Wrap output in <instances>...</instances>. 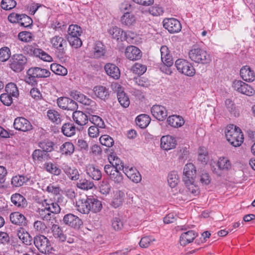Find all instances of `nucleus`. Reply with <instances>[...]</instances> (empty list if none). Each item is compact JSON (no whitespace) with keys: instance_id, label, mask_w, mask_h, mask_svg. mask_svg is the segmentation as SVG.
I'll use <instances>...</instances> for the list:
<instances>
[{"instance_id":"44","label":"nucleus","mask_w":255,"mask_h":255,"mask_svg":"<svg viewBox=\"0 0 255 255\" xmlns=\"http://www.w3.org/2000/svg\"><path fill=\"white\" fill-rule=\"evenodd\" d=\"M54 237L60 242L66 241L67 237L63 234L62 230L58 225L53 224L51 228Z\"/></svg>"},{"instance_id":"57","label":"nucleus","mask_w":255,"mask_h":255,"mask_svg":"<svg viewBox=\"0 0 255 255\" xmlns=\"http://www.w3.org/2000/svg\"><path fill=\"white\" fill-rule=\"evenodd\" d=\"M132 71L137 75H142L146 71V66L139 63H136L132 67Z\"/></svg>"},{"instance_id":"19","label":"nucleus","mask_w":255,"mask_h":255,"mask_svg":"<svg viewBox=\"0 0 255 255\" xmlns=\"http://www.w3.org/2000/svg\"><path fill=\"white\" fill-rule=\"evenodd\" d=\"M27 75H30L38 78H47L50 76V72L48 69L39 67L30 68L27 71Z\"/></svg>"},{"instance_id":"22","label":"nucleus","mask_w":255,"mask_h":255,"mask_svg":"<svg viewBox=\"0 0 255 255\" xmlns=\"http://www.w3.org/2000/svg\"><path fill=\"white\" fill-rule=\"evenodd\" d=\"M197 236V233L193 230H190L183 233L180 237V244L181 246H185L187 244L192 242Z\"/></svg>"},{"instance_id":"10","label":"nucleus","mask_w":255,"mask_h":255,"mask_svg":"<svg viewBox=\"0 0 255 255\" xmlns=\"http://www.w3.org/2000/svg\"><path fill=\"white\" fill-rule=\"evenodd\" d=\"M163 26L170 33H175L181 31L182 26L180 22L175 18H165L163 19Z\"/></svg>"},{"instance_id":"33","label":"nucleus","mask_w":255,"mask_h":255,"mask_svg":"<svg viewBox=\"0 0 255 255\" xmlns=\"http://www.w3.org/2000/svg\"><path fill=\"white\" fill-rule=\"evenodd\" d=\"M125 197V193L121 190H117L114 192V196L111 205L115 208H117L122 205Z\"/></svg>"},{"instance_id":"52","label":"nucleus","mask_w":255,"mask_h":255,"mask_svg":"<svg viewBox=\"0 0 255 255\" xmlns=\"http://www.w3.org/2000/svg\"><path fill=\"white\" fill-rule=\"evenodd\" d=\"M44 168L48 172L54 175H59L61 173V169L55 164L51 162H46L44 164Z\"/></svg>"},{"instance_id":"24","label":"nucleus","mask_w":255,"mask_h":255,"mask_svg":"<svg viewBox=\"0 0 255 255\" xmlns=\"http://www.w3.org/2000/svg\"><path fill=\"white\" fill-rule=\"evenodd\" d=\"M61 168L64 173L71 180H77L79 178L80 174L76 168L71 167L66 163L62 164Z\"/></svg>"},{"instance_id":"48","label":"nucleus","mask_w":255,"mask_h":255,"mask_svg":"<svg viewBox=\"0 0 255 255\" xmlns=\"http://www.w3.org/2000/svg\"><path fill=\"white\" fill-rule=\"evenodd\" d=\"M50 69L53 73L61 76H65L68 73V71L65 67L55 63L51 64Z\"/></svg>"},{"instance_id":"12","label":"nucleus","mask_w":255,"mask_h":255,"mask_svg":"<svg viewBox=\"0 0 255 255\" xmlns=\"http://www.w3.org/2000/svg\"><path fill=\"white\" fill-rule=\"evenodd\" d=\"M108 32L113 39H115L117 40H120L122 41L128 40V36H130V34L134 35L133 33L130 31L124 32L121 28L117 26L110 28L108 30Z\"/></svg>"},{"instance_id":"20","label":"nucleus","mask_w":255,"mask_h":255,"mask_svg":"<svg viewBox=\"0 0 255 255\" xmlns=\"http://www.w3.org/2000/svg\"><path fill=\"white\" fill-rule=\"evenodd\" d=\"M125 56L130 60H137L141 57L142 54L139 48L131 45L126 48Z\"/></svg>"},{"instance_id":"51","label":"nucleus","mask_w":255,"mask_h":255,"mask_svg":"<svg viewBox=\"0 0 255 255\" xmlns=\"http://www.w3.org/2000/svg\"><path fill=\"white\" fill-rule=\"evenodd\" d=\"M194 182L184 183L187 189L188 194L192 197L196 196L200 193L199 188L194 184Z\"/></svg>"},{"instance_id":"37","label":"nucleus","mask_w":255,"mask_h":255,"mask_svg":"<svg viewBox=\"0 0 255 255\" xmlns=\"http://www.w3.org/2000/svg\"><path fill=\"white\" fill-rule=\"evenodd\" d=\"M108 160L111 166L114 167L115 169L123 170L125 166L122 161L115 154H111Z\"/></svg>"},{"instance_id":"49","label":"nucleus","mask_w":255,"mask_h":255,"mask_svg":"<svg viewBox=\"0 0 255 255\" xmlns=\"http://www.w3.org/2000/svg\"><path fill=\"white\" fill-rule=\"evenodd\" d=\"M74 146L72 142H66L60 147V151L62 154L71 155L74 151Z\"/></svg>"},{"instance_id":"36","label":"nucleus","mask_w":255,"mask_h":255,"mask_svg":"<svg viewBox=\"0 0 255 255\" xmlns=\"http://www.w3.org/2000/svg\"><path fill=\"white\" fill-rule=\"evenodd\" d=\"M11 202L17 207H24L27 205L25 198L19 193H15L11 196Z\"/></svg>"},{"instance_id":"14","label":"nucleus","mask_w":255,"mask_h":255,"mask_svg":"<svg viewBox=\"0 0 255 255\" xmlns=\"http://www.w3.org/2000/svg\"><path fill=\"white\" fill-rule=\"evenodd\" d=\"M122 171L128 178L134 183H139L141 180V176L140 173L132 166L125 165Z\"/></svg>"},{"instance_id":"11","label":"nucleus","mask_w":255,"mask_h":255,"mask_svg":"<svg viewBox=\"0 0 255 255\" xmlns=\"http://www.w3.org/2000/svg\"><path fill=\"white\" fill-rule=\"evenodd\" d=\"M34 244L39 252L43 254H46L50 251V242L44 236H36L34 238Z\"/></svg>"},{"instance_id":"46","label":"nucleus","mask_w":255,"mask_h":255,"mask_svg":"<svg viewBox=\"0 0 255 255\" xmlns=\"http://www.w3.org/2000/svg\"><path fill=\"white\" fill-rule=\"evenodd\" d=\"M93 57L99 58L105 55L106 51L102 43L100 41L97 42L93 49Z\"/></svg>"},{"instance_id":"26","label":"nucleus","mask_w":255,"mask_h":255,"mask_svg":"<svg viewBox=\"0 0 255 255\" xmlns=\"http://www.w3.org/2000/svg\"><path fill=\"white\" fill-rule=\"evenodd\" d=\"M161 59L164 65L167 66H171L173 65V59L170 54L168 48L165 45L162 46L160 48Z\"/></svg>"},{"instance_id":"31","label":"nucleus","mask_w":255,"mask_h":255,"mask_svg":"<svg viewBox=\"0 0 255 255\" xmlns=\"http://www.w3.org/2000/svg\"><path fill=\"white\" fill-rule=\"evenodd\" d=\"M167 123L171 127L178 128L182 127L184 124L185 121L180 116L172 115L167 118Z\"/></svg>"},{"instance_id":"45","label":"nucleus","mask_w":255,"mask_h":255,"mask_svg":"<svg viewBox=\"0 0 255 255\" xmlns=\"http://www.w3.org/2000/svg\"><path fill=\"white\" fill-rule=\"evenodd\" d=\"M150 118L145 114H141L136 118V123L141 128H145L150 122Z\"/></svg>"},{"instance_id":"63","label":"nucleus","mask_w":255,"mask_h":255,"mask_svg":"<svg viewBox=\"0 0 255 255\" xmlns=\"http://www.w3.org/2000/svg\"><path fill=\"white\" fill-rule=\"evenodd\" d=\"M16 2L14 0H2L1 2V8L5 10H10L14 8Z\"/></svg>"},{"instance_id":"47","label":"nucleus","mask_w":255,"mask_h":255,"mask_svg":"<svg viewBox=\"0 0 255 255\" xmlns=\"http://www.w3.org/2000/svg\"><path fill=\"white\" fill-rule=\"evenodd\" d=\"M198 160L203 164H206L209 160V156L207 149L200 147L198 149Z\"/></svg>"},{"instance_id":"54","label":"nucleus","mask_w":255,"mask_h":255,"mask_svg":"<svg viewBox=\"0 0 255 255\" xmlns=\"http://www.w3.org/2000/svg\"><path fill=\"white\" fill-rule=\"evenodd\" d=\"M94 186V184L93 182L90 181L86 179H80L77 183L78 188L85 190L92 189Z\"/></svg>"},{"instance_id":"58","label":"nucleus","mask_w":255,"mask_h":255,"mask_svg":"<svg viewBox=\"0 0 255 255\" xmlns=\"http://www.w3.org/2000/svg\"><path fill=\"white\" fill-rule=\"evenodd\" d=\"M100 143L108 147H112L114 143V139L108 135H102L100 138Z\"/></svg>"},{"instance_id":"5","label":"nucleus","mask_w":255,"mask_h":255,"mask_svg":"<svg viewBox=\"0 0 255 255\" xmlns=\"http://www.w3.org/2000/svg\"><path fill=\"white\" fill-rule=\"evenodd\" d=\"M43 204L45 206V208L44 210L43 209L41 210L40 214L41 218L43 219H48L50 216L49 212L57 214L60 211V207L57 203L53 202L50 200H44Z\"/></svg>"},{"instance_id":"4","label":"nucleus","mask_w":255,"mask_h":255,"mask_svg":"<svg viewBox=\"0 0 255 255\" xmlns=\"http://www.w3.org/2000/svg\"><path fill=\"white\" fill-rule=\"evenodd\" d=\"M177 70L181 74L187 76L193 77L196 73V70L192 64L184 59H178L175 62Z\"/></svg>"},{"instance_id":"64","label":"nucleus","mask_w":255,"mask_h":255,"mask_svg":"<svg viewBox=\"0 0 255 255\" xmlns=\"http://www.w3.org/2000/svg\"><path fill=\"white\" fill-rule=\"evenodd\" d=\"M148 11L150 14L153 16H159L162 15L164 12L163 7L159 5H155L149 8Z\"/></svg>"},{"instance_id":"55","label":"nucleus","mask_w":255,"mask_h":255,"mask_svg":"<svg viewBox=\"0 0 255 255\" xmlns=\"http://www.w3.org/2000/svg\"><path fill=\"white\" fill-rule=\"evenodd\" d=\"M5 91L13 97H17L19 95L18 88L14 83L7 84L5 86Z\"/></svg>"},{"instance_id":"27","label":"nucleus","mask_w":255,"mask_h":255,"mask_svg":"<svg viewBox=\"0 0 255 255\" xmlns=\"http://www.w3.org/2000/svg\"><path fill=\"white\" fill-rule=\"evenodd\" d=\"M86 173L95 180H99L102 178V173L100 170L93 164H89L86 166Z\"/></svg>"},{"instance_id":"16","label":"nucleus","mask_w":255,"mask_h":255,"mask_svg":"<svg viewBox=\"0 0 255 255\" xmlns=\"http://www.w3.org/2000/svg\"><path fill=\"white\" fill-rule=\"evenodd\" d=\"M177 145V140L175 137L166 135L162 136L160 138V147L164 150L174 149Z\"/></svg>"},{"instance_id":"53","label":"nucleus","mask_w":255,"mask_h":255,"mask_svg":"<svg viewBox=\"0 0 255 255\" xmlns=\"http://www.w3.org/2000/svg\"><path fill=\"white\" fill-rule=\"evenodd\" d=\"M28 181V178L22 175H16L11 180V184L15 187H20Z\"/></svg>"},{"instance_id":"29","label":"nucleus","mask_w":255,"mask_h":255,"mask_svg":"<svg viewBox=\"0 0 255 255\" xmlns=\"http://www.w3.org/2000/svg\"><path fill=\"white\" fill-rule=\"evenodd\" d=\"M89 197L86 199H79L76 202L77 210L82 214H88L90 212V204Z\"/></svg>"},{"instance_id":"21","label":"nucleus","mask_w":255,"mask_h":255,"mask_svg":"<svg viewBox=\"0 0 255 255\" xmlns=\"http://www.w3.org/2000/svg\"><path fill=\"white\" fill-rule=\"evenodd\" d=\"M64 223L74 228H78L82 224L81 220L72 214H68L63 218Z\"/></svg>"},{"instance_id":"60","label":"nucleus","mask_w":255,"mask_h":255,"mask_svg":"<svg viewBox=\"0 0 255 255\" xmlns=\"http://www.w3.org/2000/svg\"><path fill=\"white\" fill-rule=\"evenodd\" d=\"M10 50L7 47H3L0 49V61L5 62L10 57Z\"/></svg>"},{"instance_id":"62","label":"nucleus","mask_w":255,"mask_h":255,"mask_svg":"<svg viewBox=\"0 0 255 255\" xmlns=\"http://www.w3.org/2000/svg\"><path fill=\"white\" fill-rule=\"evenodd\" d=\"M100 192L104 195H107L111 190V186L107 181L103 180L99 185Z\"/></svg>"},{"instance_id":"8","label":"nucleus","mask_w":255,"mask_h":255,"mask_svg":"<svg viewBox=\"0 0 255 255\" xmlns=\"http://www.w3.org/2000/svg\"><path fill=\"white\" fill-rule=\"evenodd\" d=\"M104 170L109 179L116 184H121L123 182V175L119 171L120 169H115L111 165H106Z\"/></svg>"},{"instance_id":"50","label":"nucleus","mask_w":255,"mask_h":255,"mask_svg":"<svg viewBox=\"0 0 255 255\" xmlns=\"http://www.w3.org/2000/svg\"><path fill=\"white\" fill-rule=\"evenodd\" d=\"M81 27L77 24H71L68 29V36H80L82 33Z\"/></svg>"},{"instance_id":"42","label":"nucleus","mask_w":255,"mask_h":255,"mask_svg":"<svg viewBox=\"0 0 255 255\" xmlns=\"http://www.w3.org/2000/svg\"><path fill=\"white\" fill-rule=\"evenodd\" d=\"M89 201L90 204V211L93 213L99 212L102 209V202L93 197H89Z\"/></svg>"},{"instance_id":"39","label":"nucleus","mask_w":255,"mask_h":255,"mask_svg":"<svg viewBox=\"0 0 255 255\" xmlns=\"http://www.w3.org/2000/svg\"><path fill=\"white\" fill-rule=\"evenodd\" d=\"M218 167V169L222 170H228L231 168L232 164L227 157H220L217 163L214 162Z\"/></svg>"},{"instance_id":"1","label":"nucleus","mask_w":255,"mask_h":255,"mask_svg":"<svg viewBox=\"0 0 255 255\" xmlns=\"http://www.w3.org/2000/svg\"><path fill=\"white\" fill-rule=\"evenodd\" d=\"M225 133L227 140L235 147L241 146L244 141V134L241 129L235 125L227 126Z\"/></svg>"},{"instance_id":"34","label":"nucleus","mask_w":255,"mask_h":255,"mask_svg":"<svg viewBox=\"0 0 255 255\" xmlns=\"http://www.w3.org/2000/svg\"><path fill=\"white\" fill-rule=\"evenodd\" d=\"M32 157L35 162H42L49 158V154L40 149H35L32 153Z\"/></svg>"},{"instance_id":"56","label":"nucleus","mask_w":255,"mask_h":255,"mask_svg":"<svg viewBox=\"0 0 255 255\" xmlns=\"http://www.w3.org/2000/svg\"><path fill=\"white\" fill-rule=\"evenodd\" d=\"M156 240L152 236H146L142 238L139 243L140 247L146 248Z\"/></svg>"},{"instance_id":"40","label":"nucleus","mask_w":255,"mask_h":255,"mask_svg":"<svg viewBox=\"0 0 255 255\" xmlns=\"http://www.w3.org/2000/svg\"><path fill=\"white\" fill-rule=\"evenodd\" d=\"M17 235L18 238L25 245L31 244L32 238L23 228H20L17 230Z\"/></svg>"},{"instance_id":"7","label":"nucleus","mask_w":255,"mask_h":255,"mask_svg":"<svg viewBox=\"0 0 255 255\" xmlns=\"http://www.w3.org/2000/svg\"><path fill=\"white\" fill-rule=\"evenodd\" d=\"M112 90L117 92L119 102L124 108L129 106L130 102L128 96L124 92L123 88L118 83H113L111 85Z\"/></svg>"},{"instance_id":"15","label":"nucleus","mask_w":255,"mask_h":255,"mask_svg":"<svg viewBox=\"0 0 255 255\" xmlns=\"http://www.w3.org/2000/svg\"><path fill=\"white\" fill-rule=\"evenodd\" d=\"M13 127L16 130L24 132L29 131L32 128L30 122L23 117L15 118L13 123Z\"/></svg>"},{"instance_id":"2","label":"nucleus","mask_w":255,"mask_h":255,"mask_svg":"<svg viewBox=\"0 0 255 255\" xmlns=\"http://www.w3.org/2000/svg\"><path fill=\"white\" fill-rule=\"evenodd\" d=\"M188 56L190 59L197 64L206 65L212 61V56L205 49L193 47L189 50Z\"/></svg>"},{"instance_id":"18","label":"nucleus","mask_w":255,"mask_h":255,"mask_svg":"<svg viewBox=\"0 0 255 255\" xmlns=\"http://www.w3.org/2000/svg\"><path fill=\"white\" fill-rule=\"evenodd\" d=\"M151 113L152 116L158 121H164L167 116V111L166 108L161 105H155L151 108Z\"/></svg>"},{"instance_id":"32","label":"nucleus","mask_w":255,"mask_h":255,"mask_svg":"<svg viewBox=\"0 0 255 255\" xmlns=\"http://www.w3.org/2000/svg\"><path fill=\"white\" fill-rule=\"evenodd\" d=\"M95 95L99 99L105 101L110 96L109 89L103 86H97L94 88Z\"/></svg>"},{"instance_id":"61","label":"nucleus","mask_w":255,"mask_h":255,"mask_svg":"<svg viewBox=\"0 0 255 255\" xmlns=\"http://www.w3.org/2000/svg\"><path fill=\"white\" fill-rule=\"evenodd\" d=\"M67 40L69 41L70 45L75 48L80 47L82 45V42L79 36L73 37L68 36Z\"/></svg>"},{"instance_id":"17","label":"nucleus","mask_w":255,"mask_h":255,"mask_svg":"<svg viewBox=\"0 0 255 255\" xmlns=\"http://www.w3.org/2000/svg\"><path fill=\"white\" fill-rule=\"evenodd\" d=\"M57 104L58 107L63 110L73 111L77 108V103L67 97H62L58 98Z\"/></svg>"},{"instance_id":"35","label":"nucleus","mask_w":255,"mask_h":255,"mask_svg":"<svg viewBox=\"0 0 255 255\" xmlns=\"http://www.w3.org/2000/svg\"><path fill=\"white\" fill-rule=\"evenodd\" d=\"M136 18L134 14L128 11L125 12L121 18V22L122 24L130 27L135 23Z\"/></svg>"},{"instance_id":"43","label":"nucleus","mask_w":255,"mask_h":255,"mask_svg":"<svg viewBox=\"0 0 255 255\" xmlns=\"http://www.w3.org/2000/svg\"><path fill=\"white\" fill-rule=\"evenodd\" d=\"M167 182L169 186L172 188H175L179 182V176L177 171H172L168 175Z\"/></svg>"},{"instance_id":"6","label":"nucleus","mask_w":255,"mask_h":255,"mask_svg":"<svg viewBox=\"0 0 255 255\" xmlns=\"http://www.w3.org/2000/svg\"><path fill=\"white\" fill-rule=\"evenodd\" d=\"M26 57L22 54H14L10 60V68L15 72H20L24 69L27 63Z\"/></svg>"},{"instance_id":"13","label":"nucleus","mask_w":255,"mask_h":255,"mask_svg":"<svg viewBox=\"0 0 255 255\" xmlns=\"http://www.w3.org/2000/svg\"><path fill=\"white\" fill-rule=\"evenodd\" d=\"M196 175V170L193 163H187L183 172V181L184 183H190L195 181Z\"/></svg>"},{"instance_id":"23","label":"nucleus","mask_w":255,"mask_h":255,"mask_svg":"<svg viewBox=\"0 0 255 255\" xmlns=\"http://www.w3.org/2000/svg\"><path fill=\"white\" fill-rule=\"evenodd\" d=\"M104 69L106 74L110 77L116 80L120 78L121 72L115 64L107 63L104 66Z\"/></svg>"},{"instance_id":"59","label":"nucleus","mask_w":255,"mask_h":255,"mask_svg":"<svg viewBox=\"0 0 255 255\" xmlns=\"http://www.w3.org/2000/svg\"><path fill=\"white\" fill-rule=\"evenodd\" d=\"M18 39L23 42H30L33 39V34L28 31H21L18 35Z\"/></svg>"},{"instance_id":"38","label":"nucleus","mask_w":255,"mask_h":255,"mask_svg":"<svg viewBox=\"0 0 255 255\" xmlns=\"http://www.w3.org/2000/svg\"><path fill=\"white\" fill-rule=\"evenodd\" d=\"M61 131L66 136L71 137L76 133V127L71 123H67L63 125Z\"/></svg>"},{"instance_id":"3","label":"nucleus","mask_w":255,"mask_h":255,"mask_svg":"<svg viewBox=\"0 0 255 255\" xmlns=\"http://www.w3.org/2000/svg\"><path fill=\"white\" fill-rule=\"evenodd\" d=\"M50 42L57 57L63 58L65 54V49L67 47V41L64 38L62 35H55L50 38Z\"/></svg>"},{"instance_id":"30","label":"nucleus","mask_w":255,"mask_h":255,"mask_svg":"<svg viewBox=\"0 0 255 255\" xmlns=\"http://www.w3.org/2000/svg\"><path fill=\"white\" fill-rule=\"evenodd\" d=\"M11 222L15 225L24 226L26 224V220L25 216L18 212L11 213L9 216Z\"/></svg>"},{"instance_id":"28","label":"nucleus","mask_w":255,"mask_h":255,"mask_svg":"<svg viewBox=\"0 0 255 255\" xmlns=\"http://www.w3.org/2000/svg\"><path fill=\"white\" fill-rule=\"evenodd\" d=\"M72 117L75 123L81 126L86 125L88 122V119L87 115L80 111H76L74 112Z\"/></svg>"},{"instance_id":"41","label":"nucleus","mask_w":255,"mask_h":255,"mask_svg":"<svg viewBox=\"0 0 255 255\" xmlns=\"http://www.w3.org/2000/svg\"><path fill=\"white\" fill-rule=\"evenodd\" d=\"M47 116L48 119L55 124H59L62 122V116L57 111L50 109L47 112Z\"/></svg>"},{"instance_id":"9","label":"nucleus","mask_w":255,"mask_h":255,"mask_svg":"<svg viewBox=\"0 0 255 255\" xmlns=\"http://www.w3.org/2000/svg\"><path fill=\"white\" fill-rule=\"evenodd\" d=\"M233 87L235 90L248 96H253L255 94V90L251 86L241 80H235Z\"/></svg>"},{"instance_id":"25","label":"nucleus","mask_w":255,"mask_h":255,"mask_svg":"<svg viewBox=\"0 0 255 255\" xmlns=\"http://www.w3.org/2000/svg\"><path fill=\"white\" fill-rule=\"evenodd\" d=\"M240 76L247 82H253L255 79L254 71L249 66H244L240 70Z\"/></svg>"}]
</instances>
